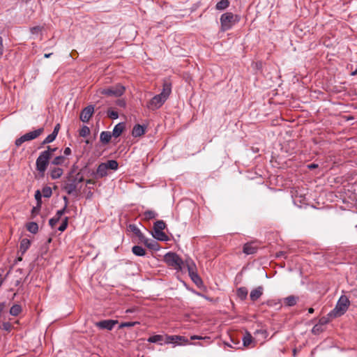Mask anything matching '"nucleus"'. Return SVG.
<instances>
[{
  "instance_id": "f257e3e1",
  "label": "nucleus",
  "mask_w": 357,
  "mask_h": 357,
  "mask_svg": "<svg viewBox=\"0 0 357 357\" xmlns=\"http://www.w3.org/2000/svg\"><path fill=\"white\" fill-rule=\"evenodd\" d=\"M172 92V84L165 81L160 93L153 96L147 103V107L151 110L159 109L165 102Z\"/></svg>"
},
{
  "instance_id": "f03ea898",
  "label": "nucleus",
  "mask_w": 357,
  "mask_h": 357,
  "mask_svg": "<svg viewBox=\"0 0 357 357\" xmlns=\"http://www.w3.org/2000/svg\"><path fill=\"white\" fill-rule=\"evenodd\" d=\"M164 261L178 272H183L184 268H186L185 261L175 252L166 253L164 256Z\"/></svg>"
},
{
  "instance_id": "7ed1b4c3",
  "label": "nucleus",
  "mask_w": 357,
  "mask_h": 357,
  "mask_svg": "<svg viewBox=\"0 0 357 357\" xmlns=\"http://www.w3.org/2000/svg\"><path fill=\"white\" fill-rule=\"evenodd\" d=\"M239 20L240 17L238 15H234L231 12L223 13L220 18V30L225 32L231 29Z\"/></svg>"
},
{
  "instance_id": "20e7f679",
  "label": "nucleus",
  "mask_w": 357,
  "mask_h": 357,
  "mask_svg": "<svg viewBox=\"0 0 357 357\" xmlns=\"http://www.w3.org/2000/svg\"><path fill=\"white\" fill-rule=\"evenodd\" d=\"M119 164L114 160H108L107 162L100 164L95 173V177L97 178H103L109 174V171H116L118 169Z\"/></svg>"
},
{
  "instance_id": "39448f33",
  "label": "nucleus",
  "mask_w": 357,
  "mask_h": 357,
  "mask_svg": "<svg viewBox=\"0 0 357 357\" xmlns=\"http://www.w3.org/2000/svg\"><path fill=\"white\" fill-rule=\"evenodd\" d=\"M349 305L350 301L349 298L346 296H341L335 308L329 313V315L334 317L342 316L347 312Z\"/></svg>"
},
{
  "instance_id": "423d86ee",
  "label": "nucleus",
  "mask_w": 357,
  "mask_h": 357,
  "mask_svg": "<svg viewBox=\"0 0 357 357\" xmlns=\"http://www.w3.org/2000/svg\"><path fill=\"white\" fill-rule=\"evenodd\" d=\"M186 268L188 272V275L192 282L197 286H200L203 284L202 278L197 273V268L194 261L188 257L185 260Z\"/></svg>"
},
{
  "instance_id": "0eeeda50",
  "label": "nucleus",
  "mask_w": 357,
  "mask_h": 357,
  "mask_svg": "<svg viewBox=\"0 0 357 357\" xmlns=\"http://www.w3.org/2000/svg\"><path fill=\"white\" fill-rule=\"evenodd\" d=\"M43 128H40L38 129H36L35 130L29 132L23 135L22 136H21L20 137L17 138L15 140V144L16 146H20L22 143L25 142L30 141L37 138L43 133Z\"/></svg>"
},
{
  "instance_id": "6e6552de",
  "label": "nucleus",
  "mask_w": 357,
  "mask_h": 357,
  "mask_svg": "<svg viewBox=\"0 0 357 357\" xmlns=\"http://www.w3.org/2000/svg\"><path fill=\"white\" fill-rule=\"evenodd\" d=\"M125 92V87L121 84H116L109 88L103 89L100 93L107 96L119 97Z\"/></svg>"
},
{
  "instance_id": "1a4fd4ad",
  "label": "nucleus",
  "mask_w": 357,
  "mask_h": 357,
  "mask_svg": "<svg viewBox=\"0 0 357 357\" xmlns=\"http://www.w3.org/2000/svg\"><path fill=\"white\" fill-rule=\"evenodd\" d=\"M165 344H189V340L183 336L166 335Z\"/></svg>"
},
{
  "instance_id": "9d476101",
  "label": "nucleus",
  "mask_w": 357,
  "mask_h": 357,
  "mask_svg": "<svg viewBox=\"0 0 357 357\" xmlns=\"http://www.w3.org/2000/svg\"><path fill=\"white\" fill-rule=\"evenodd\" d=\"M94 112V107L93 105H89L84 107L81 112L79 119L84 123H87Z\"/></svg>"
},
{
  "instance_id": "9b49d317",
  "label": "nucleus",
  "mask_w": 357,
  "mask_h": 357,
  "mask_svg": "<svg viewBox=\"0 0 357 357\" xmlns=\"http://www.w3.org/2000/svg\"><path fill=\"white\" fill-rule=\"evenodd\" d=\"M117 323V320L106 319L96 322V326L100 329H107L108 331H112Z\"/></svg>"
},
{
  "instance_id": "f8f14e48",
  "label": "nucleus",
  "mask_w": 357,
  "mask_h": 357,
  "mask_svg": "<svg viewBox=\"0 0 357 357\" xmlns=\"http://www.w3.org/2000/svg\"><path fill=\"white\" fill-rule=\"evenodd\" d=\"M50 158H37L36 168L38 172L42 174H44L49 164V159Z\"/></svg>"
},
{
  "instance_id": "ddd939ff",
  "label": "nucleus",
  "mask_w": 357,
  "mask_h": 357,
  "mask_svg": "<svg viewBox=\"0 0 357 357\" xmlns=\"http://www.w3.org/2000/svg\"><path fill=\"white\" fill-rule=\"evenodd\" d=\"M128 229L138 237L140 241L146 243V238L136 225H129Z\"/></svg>"
},
{
  "instance_id": "4468645a",
  "label": "nucleus",
  "mask_w": 357,
  "mask_h": 357,
  "mask_svg": "<svg viewBox=\"0 0 357 357\" xmlns=\"http://www.w3.org/2000/svg\"><path fill=\"white\" fill-rule=\"evenodd\" d=\"M190 340H204L205 344L202 343V342L193 343L194 345L200 346V347L208 345L212 342L211 337H208V336L202 337L200 335H194L190 336Z\"/></svg>"
},
{
  "instance_id": "2eb2a0df",
  "label": "nucleus",
  "mask_w": 357,
  "mask_h": 357,
  "mask_svg": "<svg viewBox=\"0 0 357 357\" xmlns=\"http://www.w3.org/2000/svg\"><path fill=\"white\" fill-rule=\"evenodd\" d=\"M263 294V287L259 286L251 291L250 298L251 301H255L259 299Z\"/></svg>"
},
{
  "instance_id": "dca6fc26",
  "label": "nucleus",
  "mask_w": 357,
  "mask_h": 357,
  "mask_svg": "<svg viewBox=\"0 0 357 357\" xmlns=\"http://www.w3.org/2000/svg\"><path fill=\"white\" fill-rule=\"evenodd\" d=\"M257 247L253 243H247L243 245V252L246 255H252L257 252Z\"/></svg>"
},
{
  "instance_id": "f3484780",
  "label": "nucleus",
  "mask_w": 357,
  "mask_h": 357,
  "mask_svg": "<svg viewBox=\"0 0 357 357\" xmlns=\"http://www.w3.org/2000/svg\"><path fill=\"white\" fill-rule=\"evenodd\" d=\"M124 128H125L124 123H119L118 124H116L114 126V128L112 130V136L114 137H119L121 135V133L123 132Z\"/></svg>"
},
{
  "instance_id": "a211bd4d",
  "label": "nucleus",
  "mask_w": 357,
  "mask_h": 357,
  "mask_svg": "<svg viewBox=\"0 0 357 357\" xmlns=\"http://www.w3.org/2000/svg\"><path fill=\"white\" fill-rule=\"evenodd\" d=\"M145 128L139 124H137L134 126L132 134L134 137H140L144 134Z\"/></svg>"
},
{
  "instance_id": "6ab92c4d",
  "label": "nucleus",
  "mask_w": 357,
  "mask_h": 357,
  "mask_svg": "<svg viewBox=\"0 0 357 357\" xmlns=\"http://www.w3.org/2000/svg\"><path fill=\"white\" fill-rule=\"evenodd\" d=\"M165 337L161 335H154L153 336L149 337L147 339V341L151 343H159L160 344H162V342H165Z\"/></svg>"
},
{
  "instance_id": "aec40b11",
  "label": "nucleus",
  "mask_w": 357,
  "mask_h": 357,
  "mask_svg": "<svg viewBox=\"0 0 357 357\" xmlns=\"http://www.w3.org/2000/svg\"><path fill=\"white\" fill-rule=\"evenodd\" d=\"M31 245V241L28 238H23L20 242V252L22 255H24L26 251L29 248Z\"/></svg>"
},
{
  "instance_id": "412c9836",
  "label": "nucleus",
  "mask_w": 357,
  "mask_h": 357,
  "mask_svg": "<svg viewBox=\"0 0 357 357\" xmlns=\"http://www.w3.org/2000/svg\"><path fill=\"white\" fill-rule=\"evenodd\" d=\"M112 136V135L110 132L102 131L100 135V142L102 144H106L110 141Z\"/></svg>"
},
{
  "instance_id": "4be33fe9",
  "label": "nucleus",
  "mask_w": 357,
  "mask_h": 357,
  "mask_svg": "<svg viewBox=\"0 0 357 357\" xmlns=\"http://www.w3.org/2000/svg\"><path fill=\"white\" fill-rule=\"evenodd\" d=\"M132 253L139 257H143L146 255V250L144 248L139 245H135L132 248Z\"/></svg>"
},
{
  "instance_id": "5701e85b",
  "label": "nucleus",
  "mask_w": 357,
  "mask_h": 357,
  "mask_svg": "<svg viewBox=\"0 0 357 357\" xmlns=\"http://www.w3.org/2000/svg\"><path fill=\"white\" fill-rule=\"evenodd\" d=\"M298 300V298L297 296H289L284 299V303L287 306L291 307L294 306L296 304Z\"/></svg>"
},
{
  "instance_id": "b1692460",
  "label": "nucleus",
  "mask_w": 357,
  "mask_h": 357,
  "mask_svg": "<svg viewBox=\"0 0 357 357\" xmlns=\"http://www.w3.org/2000/svg\"><path fill=\"white\" fill-rule=\"evenodd\" d=\"M230 2L229 0H220L215 5V9L218 10H224L229 6Z\"/></svg>"
},
{
  "instance_id": "393cba45",
  "label": "nucleus",
  "mask_w": 357,
  "mask_h": 357,
  "mask_svg": "<svg viewBox=\"0 0 357 357\" xmlns=\"http://www.w3.org/2000/svg\"><path fill=\"white\" fill-rule=\"evenodd\" d=\"M153 236L158 241H166L168 240L167 234L162 231H154Z\"/></svg>"
},
{
  "instance_id": "a878e982",
  "label": "nucleus",
  "mask_w": 357,
  "mask_h": 357,
  "mask_svg": "<svg viewBox=\"0 0 357 357\" xmlns=\"http://www.w3.org/2000/svg\"><path fill=\"white\" fill-rule=\"evenodd\" d=\"M22 312V307L20 305H13L10 309V314L13 316H17Z\"/></svg>"
},
{
  "instance_id": "bb28decb",
  "label": "nucleus",
  "mask_w": 357,
  "mask_h": 357,
  "mask_svg": "<svg viewBox=\"0 0 357 357\" xmlns=\"http://www.w3.org/2000/svg\"><path fill=\"white\" fill-rule=\"evenodd\" d=\"M56 151H58V148H51V146H47V149L40 152L38 156H51Z\"/></svg>"
},
{
  "instance_id": "cd10ccee",
  "label": "nucleus",
  "mask_w": 357,
  "mask_h": 357,
  "mask_svg": "<svg viewBox=\"0 0 357 357\" xmlns=\"http://www.w3.org/2000/svg\"><path fill=\"white\" fill-rule=\"evenodd\" d=\"M143 215L145 220H149L155 218L158 216V213L154 211L148 210L144 213Z\"/></svg>"
},
{
  "instance_id": "c85d7f7f",
  "label": "nucleus",
  "mask_w": 357,
  "mask_h": 357,
  "mask_svg": "<svg viewBox=\"0 0 357 357\" xmlns=\"http://www.w3.org/2000/svg\"><path fill=\"white\" fill-rule=\"evenodd\" d=\"M26 229L31 233L36 234L38 231V226L37 223L31 222L27 224Z\"/></svg>"
},
{
  "instance_id": "c756f323",
  "label": "nucleus",
  "mask_w": 357,
  "mask_h": 357,
  "mask_svg": "<svg viewBox=\"0 0 357 357\" xmlns=\"http://www.w3.org/2000/svg\"><path fill=\"white\" fill-rule=\"evenodd\" d=\"M165 228V223L163 220H157L154 223L153 230L154 231H162Z\"/></svg>"
},
{
  "instance_id": "7c9ffc66",
  "label": "nucleus",
  "mask_w": 357,
  "mask_h": 357,
  "mask_svg": "<svg viewBox=\"0 0 357 357\" xmlns=\"http://www.w3.org/2000/svg\"><path fill=\"white\" fill-rule=\"evenodd\" d=\"M237 295L241 299H245L248 295V289L245 287H240L237 290Z\"/></svg>"
},
{
  "instance_id": "2f4dec72",
  "label": "nucleus",
  "mask_w": 357,
  "mask_h": 357,
  "mask_svg": "<svg viewBox=\"0 0 357 357\" xmlns=\"http://www.w3.org/2000/svg\"><path fill=\"white\" fill-rule=\"evenodd\" d=\"M63 174V170L61 168H55L51 172V176L52 178H58Z\"/></svg>"
},
{
  "instance_id": "473e14b6",
  "label": "nucleus",
  "mask_w": 357,
  "mask_h": 357,
  "mask_svg": "<svg viewBox=\"0 0 357 357\" xmlns=\"http://www.w3.org/2000/svg\"><path fill=\"white\" fill-rule=\"evenodd\" d=\"M252 341V335L248 333L245 335L243 337V343L245 347H248Z\"/></svg>"
},
{
  "instance_id": "72a5a7b5",
  "label": "nucleus",
  "mask_w": 357,
  "mask_h": 357,
  "mask_svg": "<svg viewBox=\"0 0 357 357\" xmlns=\"http://www.w3.org/2000/svg\"><path fill=\"white\" fill-rule=\"evenodd\" d=\"M52 191L50 187L45 186L42 189V195L44 197L49 198L52 196Z\"/></svg>"
},
{
  "instance_id": "f704fd0d",
  "label": "nucleus",
  "mask_w": 357,
  "mask_h": 357,
  "mask_svg": "<svg viewBox=\"0 0 357 357\" xmlns=\"http://www.w3.org/2000/svg\"><path fill=\"white\" fill-rule=\"evenodd\" d=\"M63 199L65 200L66 202L64 207L62 209L57 211L56 214L55 215V217L59 218V219L61 218V215H63L66 211L68 198L66 197H64Z\"/></svg>"
},
{
  "instance_id": "c9c22d12",
  "label": "nucleus",
  "mask_w": 357,
  "mask_h": 357,
  "mask_svg": "<svg viewBox=\"0 0 357 357\" xmlns=\"http://www.w3.org/2000/svg\"><path fill=\"white\" fill-rule=\"evenodd\" d=\"M77 186L75 183L67 184V185L65 187L66 191L69 195L73 194L74 192H75Z\"/></svg>"
},
{
  "instance_id": "e433bc0d",
  "label": "nucleus",
  "mask_w": 357,
  "mask_h": 357,
  "mask_svg": "<svg viewBox=\"0 0 357 357\" xmlns=\"http://www.w3.org/2000/svg\"><path fill=\"white\" fill-rule=\"evenodd\" d=\"M90 134V129L86 126H83L79 130V135L85 137Z\"/></svg>"
},
{
  "instance_id": "4c0bfd02",
  "label": "nucleus",
  "mask_w": 357,
  "mask_h": 357,
  "mask_svg": "<svg viewBox=\"0 0 357 357\" xmlns=\"http://www.w3.org/2000/svg\"><path fill=\"white\" fill-rule=\"evenodd\" d=\"M56 137V135L54 133L52 132L51 134L47 135V137L43 140L42 144L43 145L51 143L55 139Z\"/></svg>"
},
{
  "instance_id": "58836bf2",
  "label": "nucleus",
  "mask_w": 357,
  "mask_h": 357,
  "mask_svg": "<svg viewBox=\"0 0 357 357\" xmlns=\"http://www.w3.org/2000/svg\"><path fill=\"white\" fill-rule=\"evenodd\" d=\"M68 217H66L63 220V221L62 222V223L61 224V225L59 227L58 229L60 231H63L66 230V229L67 228V226H68Z\"/></svg>"
},
{
  "instance_id": "ea45409f",
  "label": "nucleus",
  "mask_w": 357,
  "mask_h": 357,
  "mask_svg": "<svg viewBox=\"0 0 357 357\" xmlns=\"http://www.w3.org/2000/svg\"><path fill=\"white\" fill-rule=\"evenodd\" d=\"M139 324L137 321H127V322H123L120 324L119 328H124V327H132L135 326L136 324Z\"/></svg>"
},
{
  "instance_id": "a19ab883",
  "label": "nucleus",
  "mask_w": 357,
  "mask_h": 357,
  "mask_svg": "<svg viewBox=\"0 0 357 357\" xmlns=\"http://www.w3.org/2000/svg\"><path fill=\"white\" fill-rule=\"evenodd\" d=\"M107 116H108V117H109L112 119H116L119 117V114L116 111H114L112 109H108Z\"/></svg>"
},
{
  "instance_id": "79ce46f5",
  "label": "nucleus",
  "mask_w": 357,
  "mask_h": 357,
  "mask_svg": "<svg viewBox=\"0 0 357 357\" xmlns=\"http://www.w3.org/2000/svg\"><path fill=\"white\" fill-rule=\"evenodd\" d=\"M31 33L33 34H38L42 31V27L39 26L31 27L30 29Z\"/></svg>"
},
{
  "instance_id": "37998d69",
  "label": "nucleus",
  "mask_w": 357,
  "mask_h": 357,
  "mask_svg": "<svg viewBox=\"0 0 357 357\" xmlns=\"http://www.w3.org/2000/svg\"><path fill=\"white\" fill-rule=\"evenodd\" d=\"M59 220L60 219H59V218H56L54 216V218H51L49 220V224L52 227H54L56 226V225L58 223V222L59 221Z\"/></svg>"
},
{
  "instance_id": "c03bdc74",
  "label": "nucleus",
  "mask_w": 357,
  "mask_h": 357,
  "mask_svg": "<svg viewBox=\"0 0 357 357\" xmlns=\"http://www.w3.org/2000/svg\"><path fill=\"white\" fill-rule=\"evenodd\" d=\"M11 328H12V325L9 322H3L2 324V329L6 331H8V332L10 331Z\"/></svg>"
},
{
  "instance_id": "a18cd8bd",
  "label": "nucleus",
  "mask_w": 357,
  "mask_h": 357,
  "mask_svg": "<svg viewBox=\"0 0 357 357\" xmlns=\"http://www.w3.org/2000/svg\"><path fill=\"white\" fill-rule=\"evenodd\" d=\"M116 105L120 107H125L126 105V102L123 99H118L116 101Z\"/></svg>"
},
{
  "instance_id": "49530a36",
  "label": "nucleus",
  "mask_w": 357,
  "mask_h": 357,
  "mask_svg": "<svg viewBox=\"0 0 357 357\" xmlns=\"http://www.w3.org/2000/svg\"><path fill=\"white\" fill-rule=\"evenodd\" d=\"M43 195L42 193L40 192V190H37L35 193V198L37 200L38 203L40 204V202H41V197H42Z\"/></svg>"
},
{
  "instance_id": "de8ad7c7",
  "label": "nucleus",
  "mask_w": 357,
  "mask_h": 357,
  "mask_svg": "<svg viewBox=\"0 0 357 357\" xmlns=\"http://www.w3.org/2000/svg\"><path fill=\"white\" fill-rule=\"evenodd\" d=\"M66 158H54V160L52 161V163L54 165H59L63 162Z\"/></svg>"
},
{
  "instance_id": "09e8293b",
  "label": "nucleus",
  "mask_w": 357,
  "mask_h": 357,
  "mask_svg": "<svg viewBox=\"0 0 357 357\" xmlns=\"http://www.w3.org/2000/svg\"><path fill=\"white\" fill-rule=\"evenodd\" d=\"M320 331H321V326L319 325V324H316L313 328H312V333H319Z\"/></svg>"
},
{
  "instance_id": "8fccbe9b",
  "label": "nucleus",
  "mask_w": 357,
  "mask_h": 357,
  "mask_svg": "<svg viewBox=\"0 0 357 357\" xmlns=\"http://www.w3.org/2000/svg\"><path fill=\"white\" fill-rule=\"evenodd\" d=\"M59 129H60V124L58 123L55 126L52 132L54 133L57 136Z\"/></svg>"
},
{
  "instance_id": "3c124183",
  "label": "nucleus",
  "mask_w": 357,
  "mask_h": 357,
  "mask_svg": "<svg viewBox=\"0 0 357 357\" xmlns=\"http://www.w3.org/2000/svg\"><path fill=\"white\" fill-rule=\"evenodd\" d=\"M63 153H64V154L66 155H69L71 153V149L69 147H66L64 149V152Z\"/></svg>"
},
{
  "instance_id": "603ef678",
  "label": "nucleus",
  "mask_w": 357,
  "mask_h": 357,
  "mask_svg": "<svg viewBox=\"0 0 357 357\" xmlns=\"http://www.w3.org/2000/svg\"><path fill=\"white\" fill-rule=\"evenodd\" d=\"M155 243H156L155 242H154V243H153V244L149 243H148V239L146 238V243H145V244L146 245V246H147L148 248H155L154 244H155Z\"/></svg>"
},
{
  "instance_id": "864d4df0",
  "label": "nucleus",
  "mask_w": 357,
  "mask_h": 357,
  "mask_svg": "<svg viewBox=\"0 0 357 357\" xmlns=\"http://www.w3.org/2000/svg\"><path fill=\"white\" fill-rule=\"evenodd\" d=\"M317 166H318V165H316V164H311V165H308V167H309L310 169H314V168H316Z\"/></svg>"
},
{
  "instance_id": "5fc2aeb1",
  "label": "nucleus",
  "mask_w": 357,
  "mask_h": 357,
  "mask_svg": "<svg viewBox=\"0 0 357 357\" xmlns=\"http://www.w3.org/2000/svg\"><path fill=\"white\" fill-rule=\"evenodd\" d=\"M314 309H313L312 307H310V308L308 309V312H309L310 314L313 313V312H314Z\"/></svg>"
},
{
  "instance_id": "6e6d98bb",
  "label": "nucleus",
  "mask_w": 357,
  "mask_h": 357,
  "mask_svg": "<svg viewBox=\"0 0 357 357\" xmlns=\"http://www.w3.org/2000/svg\"><path fill=\"white\" fill-rule=\"evenodd\" d=\"M52 54V53L45 54L44 56L45 58H50Z\"/></svg>"
},
{
  "instance_id": "4d7b16f0",
  "label": "nucleus",
  "mask_w": 357,
  "mask_h": 357,
  "mask_svg": "<svg viewBox=\"0 0 357 357\" xmlns=\"http://www.w3.org/2000/svg\"><path fill=\"white\" fill-rule=\"evenodd\" d=\"M79 182H81L82 181V178L81 177L80 178H77Z\"/></svg>"
},
{
  "instance_id": "13d9d810",
  "label": "nucleus",
  "mask_w": 357,
  "mask_h": 357,
  "mask_svg": "<svg viewBox=\"0 0 357 357\" xmlns=\"http://www.w3.org/2000/svg\"><path fill=\"white\" fill-rule=\"evenodd\" d=\"M257 151H259V149H255V151H254V152H255H255H257Z\"/></svg>"
},
{
  "instance_id": "bf43d9fd",
  "label": "nucleus",
  "mask_w": 357,
  "mask_h": 357,
  "mask_svg": "<svg viewBox=\"0 0 357 357\" xmlns=\"http://www.w3.org/2000/svg\"><path fill=\"white\" fill-rule=\"evenodd\" d=\"M257 151H259V149H255V151H254V152H255H255H257Z\"/></svg>"
},
{
  "instance_id": "052dcab7",
  "label": "nucleus",
  "mask_w": 357,
  "mask_h": 357,
  "mask_svg": "<svg viewBox=\"0 0 357 357\" xmlns=\"http://www.w3.org/2000/svg\"><path fill=\"white\" fill-rule=\"evenodd\" d=\"M261 333H265L266 332V331H261Z\"/></svg>"
},
{
  "instance_id": "680f3d73",
  "label": "nucleus",
  "mask_w": 357,
  "mask_h": 357,
  "mask_svg": "<svg viewBox=\"0 0 357 357\" xmlns=\"http://www.w3.org/2000/svg\"><path fill=\"white\" fill-rule=\"evenodd\" d=\"M86 183H91V181H86Z\"/></svg>"
}]
</instances>
